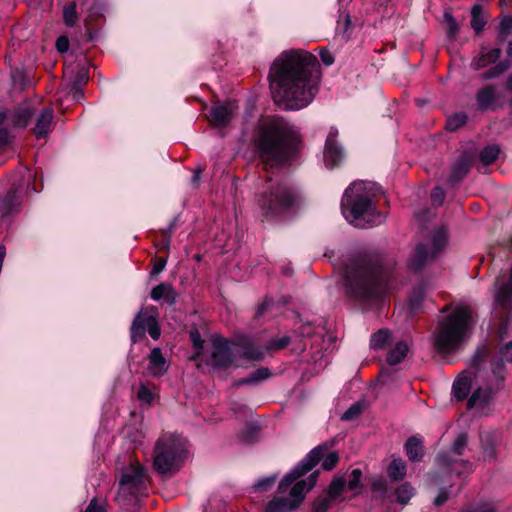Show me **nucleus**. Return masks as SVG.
Wrapping results in <instances>:
<instances>
[{"mask_svg":"<svg viewBox=\"0 0 512 512\" xmlns=\"http://www.w3.org/2000/svg\"><path fill=\"white\" fill-rule=\"evenodd\" d=\"M390 278L391 273L383 267L379 256L362 255L349 260L343 281L350 298L369 302L391 288Z\"/></svg>","mask_w":512,"mask_h":512,"instance_id":"nucleus-1","label":"nucleus"},{"mask_svg":"<svg viewBox=\"0 0 512 512\" xmlns=\"http://www.w3.org/2000/svg\"><path fill=\"white\" fill-rule=\"evenodd\" d=\"M320 70L317 58L304 50H290V111L312 103L319 90Z\"/></svg>","mask_w":512,"mask_h":512,"instance_id":"nucleus-2","label":"nucleus"},{"mask_svg":"<svg viewBox=\"0 0 512 512\" xmlns=\"http://www.w3.org/2000/svg\"><path fill=\"white\" fill-rule=\"evenodd\" d=\"M472 309L459 305L440 317L431 335L433 348L441 355L458 352L473 329Z\"/></svg>","mask_w":512,"mask_h":512,"instance_id":"nucleus-3","label":"nucleus"},{"mask_svg":"<svg viewBox=\"0 0 512 512\" xmlns=\"http://www.w3.org/2000/svg\"><path fill=\"white\" fill-rule=\"evenodd\" d=\"M293 332L290 335V354H295V361L307 364V373H317L325 365V352L321 333L315 332L310 322H304L298 313L290 315Z\"/></svg>","mask_w":512,"mask_h":512,"instance_id":"nucleus-4","label":"nucleus"},{"mask_svg":"<svg viewBox=\"0 0 512 512\" xmlns=\"http://www.w3.org/2000/svg\"><path fill=\"white\" fill-rule=\"evenodd\" d=\"M370 184L357 181L352 183L344 192L341 201L343 216L353 225L366 227L381 224L385 217L376 212L368 189Z\"/></svg>","mask_w":512,"mask_h":512,"instance_id":"nucleus-5","label":"nucleus"},{"mask_svg":"<svg viewBox=\"0 0 512 512\" xmlns=\"http://www.w3.org/2000/svg\"><path fill=\"white\" fill-rule=\"evenodd\" d=\"M256 146L265 170L284 165L288 160V132L285 123L278 119L264 122Z\"/></svg>","mask_w":512,"mask_h":512,"instance_id":"nucleus-6","label":"nucleus"},{"mask_svg":"<svg viewBox=\"0 0 512 512\" xmlns=\"http://www.w3.org/2000/svg\"><path fill=\"white\" fill-rule=\"evenodd\" d=\"M185 452V443L180 436L162 435L154 447V468L163 475L178 470L183 462Z\"/></svg>","mask_w":512,"mask_h":512,"instance_id":"nucleus-7","label":"nucleus"},{"mask_svg":"<svg viewBox=\"0 0 512 512\" xmlns=\"http://www.w3.org/2000/svg\"><path fill=\"white\" fill-rule=\"evenodd\" d=\"M258 205L265 217L272 218L284 214L288 209V186L285 179H269Z\"/></svg>","mask_w":512,"mask_h":512,"instance_id":"nucleus-8","label":"nucleus"},{"mask_svg":"<svg viewBox=\"0 0 512 512\" xmlns=\"http://www.w3.org/2000/svg\"><path fill=\"white\" fill-rule=\"evenodd\" d=\"M274 103L288 110V52L283 51L273 62L268 75Z\"/></svg>","mask_w":512,"mask_h":512,"instance_id":"nucleus-9","label":"nucleus"},{"mask_svg":"<svg viewBox=\"0 0 512 512\" xmlns=\"http://www.w3.org/2000/svg\"><path fill=\"white\" fill-rule=\"evenodd\" d=\"M328 446L326 444L319 445L312 449L306 457L290 471V479L292 476H304L322 460L321 466L325 471L333 470L338 461L339 455L337 452L332 451L327 453Z\"/></svg>","mask_w":512,"mask_h":512,"instance_id":"nucleus-10","label":"nucleus"},{"mask_svg":"<svg viewBox=\"0 0 512 512\" xmlns=\"http://www.w3.org/2000/svg\"><path fill=\"white\" fill-rule=\"evenodd\" d=\"M447 244V231L444 227L435 230L428 243H420L416 246L415 253L410 260V267L414 270L421 269L426 263L435 259Z\"/></svg>","mask_w":512,"mask_h":512,"instance_id":"nucleus-11","label":"nucleus"},{"mask_svg":"<svg viewBox=\"0 0 512 512\" xmlns=\"http://www.w3.org/2000/svg\"><path fill=\"white\" fill-rule=\"evenodd\" d=\"M148 332L152 339L158 340L161 330L157 321L156 310L153 307L140 309L132 321L130 336L132 343L140 342Z\"/></svg>","mask_w":512,"mask_h":512,"instance_id":"nucleus-12","label":"nucleus"},{"mask_svg":"<svg viewBox=\"0 0 512 512\" xmlns=\"http://www.w3.org/2000/svg\"><path fill=\"white\" fill-rule=\"evenodd\" d=\"M319 471L312 472L307 478L297 476L290 479V510L295 509L304 501L306 494L313 489L318 480Z\"/></svg>","mask_w":512,"mask_h":512,"instance_id":"nucleus-13","label":"nucleus"},{"mask_svg":"<svg viewBox=\"0 0 512 512\" xmlns=\"http://www.w3.org/2000/svg\"><path fill=\"white\" fill-rule=\"evenodd\" d=\"M339 131L335 127H331L326 137L323 159L327 168L333 169L339 166L344 159V151L338 143Z\"/></svg>","mask_w":512,"mask_h":512,"instance_id":"nucleus-14","label":"nucleus"},{"mask_svg":"<svg viewBox=\"0 0 512 512\" xmlns=\"http://www.w3.org/2000/svg\"><path fill=\"white\" fill-rule=\"evenodd\" d=\"M233 362V355L228 342L223 338H215L212 341V349L206 363L213 368H227Z\"/></svg>","mask_w":512,"mask_h":512,"instance_id":"nucleus-15","label":"nucleus"},{"mask_svg":"<svg viewBox=\"0 0 512 512\" xmlns=\"http://www.w3.org/2000/svg\"><path fill=\"white\" fill-rule=\"evenodd\" d=\"M119 481H125L128 486L134 487L140 491L147 489L145 471L143 466L138 462L132 463L122 474Z\"/></svg>","mask_w":512,"mask_h":512,"instance_id":"nucleus-16","label":"nucleus"},{"mask_svg":"<svg viewBox=\"0 0 512 512\" xmlns=\"http://www.w3.org/2000/svg\"><path fill=\"white\" fill-rule=\"evenodd\" d=\"M290 167L298 166L305 157V144L300 131L290 126Z\"/></svg>","mask_w":512,"mask_h":512,"instance_id":"nucleus-17","label":"nucleus"},{"mask_svg":"<svg viewBox=\"0 0 512 512\" xmlns=\"http://www.w3.org/2000/svg\"><path fill=\"white\" fill-rule=\"evenodd\" d=\"M54 117V111L50 107H46L41 110L36 119V124L33 129L36 138H44L51 130L52 120Z\"/></svg>","mask_w":512,"mask_h":512,"instance_id":"nucleus-18","label":"nucleus"},{"mask_svg":"<svg viewBox=\"0 0 512 512\" xmlns=\"http://www.w3.org/2000/svg\"><path fill=\"white\" fill-rule=\"evenodd\" d=\"M233 110L234 107L231 103L212 107L210 111V122L214 126H226L231 121Z\"/></svg>","mask_w":512,"mask_h":512,"instance_id":"nucleus-19","label":"nucleus"},{"mask_svg":"<svg viewBox=\"0 0 512 512\" xmlns=\"http://www.w3.org/2000/svg\"><path fill=\"white\" fill-rule=\"evenodd\" d=\"M148 370L151 375L158 377L165 374L168 370L166 359L164 358L160 348H153L148 357Z\"/></svg>","mask_w":512,"mask_h":512,"instance_id":"nucleus-20","label":"nucleus"},{"mask_svg":"<svg viewBox=\"0 0 512 512\" xmlns=\"http://www.w3.org/2000/svg\"><path fill=\"white\" fill-rule=\"evenodd\" d=\"M144 492L145 491H140L134 487L128 486L125 481H119V489L115 500L122 505L135 504L139 496L143 495Z\"/></svg>","mask_w":512,"mask_h":512,"instance_id":"nucleus-21","label":"nucleus"},{"mask_svg":"<svg viewBox=\"0 0 512 512\" xmlns=\"http://www.w3.org/2000/svg\"><path fill=\"white\" fill-rule=\"evenodd\" d=\"M150 296L155 301L164 299L166 303L172 305L176 302L177 293L171 284L160 283L151 290Z\"/></svg>","mask_w":512,"mask_h":512,"instance_id":"nucleus-22","label":"nucleus"},{"mask_svg":"<svg viewBox=\"0 0 512 512\" xmlns=\"http://www.w3.org/2000/svg\"><path fill=\"white\" fill-rule=\"evenodd\" d=\"M501 50L499 48L487 49L483 48L476 58L471 62V66L474 70H479L486 67L487 65L494 63L500 57Z\"/></svg>","mask_w":512,"mask_h":512,"instance_id":"nucleus-23","label":"nucleus"},{"mask_svg":"<svg viewBox=\"0 0 512 512\" xmlns=\"http://www.w3.org/2000/svg\"><path fill=\"white\" fill-rule=\"evenodd\" d=\"M496 100V88L494 86H486L480 89L476 94V101L481 110L493 108Z\"/></svg>","mask_w":512,"mask_h":512,"instance_id":"nucleus-24","label":"nucleus"},{"mask_svg":"<svg viewBox=\"0 0 512 512\" xmlns=\"http://www.w3.org/2000/svg\"><path fill=\"white\" fill-rule=\"evenodd\" d=\"M471 389V379L461 375L453 384L452 395L457 401L464 400Z\"/></svg>","mask_w":512,"mask_h":512,"instance_id":"nucleus-25","label":"nucleus"},{"mask_svg":"<svg viewBox=\"0 0 512 512\" xmlns=\"http://www.w3.org/2000/svg\"><path fill=\"white\" fill-rule=\"evenodd\" d=\"M492 394L493 391L491 388L478 387L476 390L473 391L472 395L468 399V408H474L486 404L490 397L492 396Z\"/></svg>","mask_w":512,"mask_h":512,"instance_id":"nucleus-26","label":"nucleus"},{"mask_svg":"<svg viewBox=\"0 0 512 512\" xmlns=\"http://www.w3.org/2000/svg\"><path fill=\"white\" fill-rule=\"evenodd\" d=\"M406 453L411 461H419L423 457V445L420 438L411 437L405 444Z\"/></svg>","mask_w":512,"mask_h":512,"instance_id":"nucleus-27","label":"nucleus"},{"mask_svg":"<svg viewBox=\"0 0 512 512\" xmlns=\"http://www.w3.org/2000/svg\"><path fill=\"white\" fill-rule=\"evenodd\" d=\"M409 350L408 344L406 342L400 341L395 347L388 353L387 362L389 365H396L400 363L407 355Z\"/></svg>","mask_w":512,"mask_h":512,"instance_id":"nucleus-28","label":"nucleus"},{"mask_svg":"<svg viewBox=\"0 0 512 512\" xmlns=\"http://www.w3.org/2000/svg\"><path fill=\"white\" fill-rule=\"evenodd\" d=\"M346 489V480L343 477H335L330 482L326 495L333 501L338 500Z\"/></svg>","mask_w":512,"mask_h":512,"instance_id":"nucleus-29","label":"nucleus"},{"mask_svg":"<svg viewBox=\"0 0 512 512\" xmlns=\"http://www.w3.org/2000/svg\"><path fill=\"white\" fill-rule=\"evenodd\" d=\"M485 25L486 18L484 16L482 6L476 4L471 9V27L477 34H479L483 31Z\"/></svg>","mask_w":512,"mask_h":512,"instance_id":"nucleus-30","label":"nucleus"},{"mask_svg":"<svg viewBox=\"0 0 512 512\" xmlns=\"http://www.w3.org/2000/svg\"><path fill=\"white\" fill-rule=\"evenodd\" d=\"M271 375L270 371L266 367H261L255 371H253L248 377L242 378L235 382L236 386L246 385V384H255L260 381H263L269 378Z\"/></svg>","mask_w":512,"mask_h":512,"instance_id":"nucleus-31","label":"nucleus"},{"mask_svg":"<svg viewBox=\"0 0 512 512\" xmlns=\"http://www.w3.org/2000/svg\"><path fill=\"white\" fill-rule=\"evenodd\" d=\"M241 356L251 361H261L264 358V351L252 342L242 344Z\"/></svg>","mask_w":512,"mask_h":512,"instance_id":"nucleus-32","label":"nucleus"},{"mask_svg":"<svg viewBox=\"0 0 512 512\" xmlns=\"http://www.w3.org/2000/svg\"><path fill=\"white\" fill-rule=\"evenodd\" d=\"M387 473L389 478L393 481L403 479L406 475L405 462L400 458L394 459L388 466Z\"/></svg>","mask_w":512,"mask_h":512,"instance_id":"nucleus-33","label":"nucleus"},{"mask_svg":"<svg viewBox=\"0 0 512 512\" xmlns=\"http://www.w3.org/2000/svg\"><path fill=\"white\" fill-rule=\"evenodd\" d=\"M362 471L358 468L353 469L349 475V479L346 482V488L352 492L354 496L359 495L362 492L363 485L361 483Z\"/></svg>","mask_w":512,"mask_h":512,"instance_id":"nucleus-34","label":"nucleus"},{"mask_svg":"<svg viewBox=\"0 0 512 512\" xmlns=\"http://www.w3.org/2000/svg\"><path fill=\"white\" fill-rule=\"evenodd\" d=\"M33 115L34 110L29 106L18 109L13 116L14 126L22 128L26 127L29 124Z\"/></svg>","mask_w":512,"mask_h":512,"instance_id":"nucleus-35","label":"nucleus"},{"mask_svg":"<svg viewBox=\"0 0 512 512\" xmlns=\"http://www.w3.org/2000/svg\"><path fill=\"white\" fill-rule=\"evenodd\" d=\"M395 494L397 501L405 505L414 496L415 489L409 483H404L396 489Z\"/></svg>","mask_w":512,"mask_h":512,"instance_id":"nucleus-36","label":"nucleus"},{"mask_svg":"<svg viewBox=\"0 0 512 512\" xmlns=\"http://www.w3.org/2000/svg\"><path fill=\"white\" fill-rule=\"evenodd\" d=\"M389 338V331L385 329H380L379 331L372 335L370 340V346L375 350L382 349L387 344Z\"/></svg>","mask_w":512,"mask_h":512,"instance_id":"nucleus-37","label":"nucleus"},{"mask_svg":"<svg viewBox=\"0 0 512 512\" xmlns=\"http://www.w3.org/2000/svg\"><path fill=\"white\" fill-rule=\"evenodd\" d=\"M81 6L85 7L89 12L86 18L87 24L93 22L96 19V16H98L100 14V11L102 10L101 3L96 0H84L81 3Z\"/></svg>","mask_w":512,"mask_h":512,"instance_id":"nucleus-38","label":"nucleus"},{"mask_svg":"<svg viewBox=\"0 0 512 512\" xmlns=\"http://www.w3.org/2000/svg\"><path fill=\"white\" fill-rule=\"evenodd\" d=\"M288 508V498L286 496L274 497L268 502L265 512H286Z\"/></svg>","mask_w":512,"mask_h":512,"instance_id":"nucleus-39","label":"nucleus"},{"mask_svg":"<svg viewBox=\"0 0 512 512\" xmlns=\"http://www.w3.org/2000/svg\"><path fill=\"white\" fill-rule=\"evenodd\" d=\"M76 8V2H71L63 8V21L69 27H73L77 22L78 16Z\"/></svg>","mask_w":512,"mask_h":512,"instance_id":"nucleus-40","label":"nucleus"},{"mask_svg":"<svg viewBox=\"0 0 512 512\" xmlns=\"http://www.w3.org/2000/svg\"><path fill=\"white\" fill-rule=\"evenodd\" d=\"M499 153L500 149L497 145L487 146L480 152V160L485 165H489L497 159Z\"/></svg>","mask_w":512,"mask_h":512,"instance_id":"nucleus-41","label":"nucleus"},{"mask_svg":"<svg viewBox=\"0 0 512 512\" xmlns=\"http://www.w3.org/2000/svg\"><path fill=\"white\" fill-rule=\"evenodd\" d=\"M332 502L333 500L326 494L318 496L312 502V512H327L330 509Z\"/></svg>","mask_w":512,"mask_h":512,"instance_id":"nucleus-42","label":"nucleus"},{"mask_svg":"<svg viewBox=\"0 0 512 512\" xmlns=\"http://www.w3.org/2000/svg\"><path fill=\"white\" fill-rule=\"evenodd\" d=\"M290 214L293 210L299 211L304 203V198L298 188L290 187Z\"/></svg>","mask_w":512,"mask_h":512,"instance_id":"nucleus-43","label":"nucleus"},{"mask_svg":"<svg viewBox=\"0 0 512 512\" xmlns=\"http://www.w3.org/2000/svg\"><path fill=\"white\" fill-rule=\"evenodd\" d=\"M16 202L15 192H8L6 196L0 200V211L3 214H9L14 210Z\"/></svg>","mask_w":512,"mask_h":512,"instance_id":"nucleus-44","label":"nucleus"},{"mask_svg":"<svg viewBox=\"0 0 512 512\" xmlns=\"http://www.w3.org/2000/svg\"><path fill=\"white\" fill-rule=\"evenodd\" d=\"M467 121V115L465 113H457L447 119L446 128L449 131H455L463 126Z\"/></svg>","mask_w":512,"mask_h":512,"instance_id":"nucleus-45","label":"nucleus"},{"mask_svg":"<svg viewBox=\"0 0 512 512\" xmlns=\"http://www.w3.org/2000/svg\"><path fill=\"white\" fill-rule=\"evenodd\" d=\"M189 334L193 346L196 350L195 355L192 357V359L196 360L202 354L204 348V341L201 339V335L196 328L192 329Z\"/></svg>","mask_w":512,"mask_h":512,"instance_id":"nucleus-46","label":"nucleus"},{"mask_svg":"<svg viewBox=\"0 0 512 512\" xmlns=\"http://www.w3.org/2000/svg\"><path fill=\"white\" fill-rule=\"evenodd\" d=\"M468 443V436L466 433L459 434L456 439L454 440L451 451L455 455H461L463 451L465 450Z\"/></svg>","mask_w":512,"mask_h":512,"instance_id":"nucleus-47","label":"nucleus"},{"mask_svg":"<svg viewBox=\"0 0 512 512\" xmlns=\"http://www.w3.org/2000/svg\"><path fill=\"white\" fill-rule=\"evenodd\" d=\"M276 480H277V476L276 475L262 478V479L258 480L253 485V488L256 491L266 492V491L270 490L275 485Z\"/></svg>","mask_w":512,"mask_h":512,"instance_id":"nucleus-48","label":"nucleus"},{"mask_svg":"<svg viewBox=\"0 0 512 512\" xmlns=\"http://www.w3.org/2000/svg\"><path fill=\"white\" fill-rule=\"evenodd\" d=\"M508 69V63L506 62H500L496 64L494 67L489 69L488 71L483 73V79L489 80L496 78L503 74Z\"/></svg>","mask_w":512,"mask_h":512,"instance_id":"nucleus-49","label":"nucleus"},{"mask_svg":"<svg viewBox=\"0 0 512 512\" xmlns=\"http://www.w3.org/2000/svg\"><path fill=\"white\" fill-rule=\"evenodd\" d=\"M361 413H362V406L358 403H355L343 413V415L341 416V419L345 420V421H351V420L358 418Z\"/></svg>","mask_w":512,"mask_h":512,"instance_id":"nucleus-50","label":"nucleus"},{"mask_svg":"<svg viewBox=\"0 0 512 512\" xmlns=\"http://www.w3.org/2000/svg\"><path fill=\"white\" fill-rule=\"evenodd\" d=\"M138 399L146 404H151L154 399V393L150 388H148L146 385L142 384L139 387L138 393H137Z\"/></svg>","mask_w":512,"mask_h":512,"instance_id":"nucleus-51","label":"nucleus"},{"mask_svg":"<svg viewBox=\"0 0 512 512\" xmlns=\"http://www.w3.org/2000/svg\"><path fill=\"white\" fill-rule=\"evenodd\" d=\"M500 35L503 39H506L512 34V16H505L500 23Z\"/></svg>","mask_w":512,"mask_h":512,"instance_id":"nucleus-52","label":"nucleus"},{"mask_svg":"<svg viewBox=\"0 0 512 512\" xmlns=\"http://www.w3.org/2000/svg\"><path fill=\"white\" fill-rule=\"evenodd\" d=\"M445 199V192L444 190L437 186L435 187L431 192V201L436 206H441Z\"/></svg>","mask_w":512,"mask_h":512,"instance_id":"nucleus-53","label":"nucleus"},{"mask_svg":"<svg viewBox=\"0 0 512 512\" xmlns=\"http://www.w3.org/2000/svg\"><path fill=\"white\" fill-rule=\"evenodd\" d=\"M6 119H7V112L0 111V145L5 144L8 141V131L5 127H3V124Z\"/></svg>","mask_w":512,"mask_h":512,"instance_id":"nucleus-54","label":"nucleus"},{"mask_svg":"<svg viewBox=\"0 0 512 512\" xmlns=\"http://www.w3.org/2000/svg\"><path fill=\"white\" fill-rule=\"evenodd\" d=\"M502 361L512 362V342H508L500 351Z\"/></svg>","mask_w":512,"mask_h":512,"instance_id":"nucleus-55","label":"nucleus"},{"mask_svg":"<svg viewBox=\"0 0 512 512\" xmlns=\"http://www.w3.org/2000/svg\"><path fill=\"white\" fill-rule=\"evenodd\" d=\"M467 172L465 163H457L453 169L452 176L456 181H459Z\"/></svg>","mask_w":512,"mask_h":512,"instance_id":"nucleus-56","label":"nucleus"},{"mask_svg":"<svg viewBox=\"0 0 512 512\" xmlns=\"http://www.w3.org/2000/svg\"><path fill=\"white\" fill-rule=\"evenodd\" d=\"M464 512H497V509L492 504H482L472 507Z\"/></svg>","mask_w":512,"mask_h":512,"instance_id":"nucleus-57","label":"nucleus"},{"mask_svg":"<svg viewBox=\"0 0 512 512\" xmlns=\"http://www.w3.org/2000/svg\"><path fill=\"white\" fill-rule=\"evenodd\" d=\"M82 512H106V510L99 504L97 498H93Z\"/></svg>","mask_w":512,"mask_h":512,"instance_id":"nucleus-58","label":"nucleus"},{"mask_svg":"<svg viewBox=\"0 0 512 512\" xmlns=\"http://www.w3.org/2000/svg\"><path fill=\"white\" fill-rule=\"evenodd\" d=\"M56 48L60 53H64L69 49V40L66 36H60L56 41Z\"/></svg>","mask_w":512,"mask_h":512,"instance_id":"nucleus-59","label":"nucleus"},{"mask_svg":"<svg viewBox=\"0 0 512 512\" xmlns=\"http://www.w3.org/2000/svg\"><path fill=\"white\" fill-rule=\"evenodd\" d=\"M320 58H321V61L326 66H330L334 63V57L327 49L320 50Z\"/></svg>","mask_w":512,"mask_h":512,"instance_id":"nucleus-60","label":"nucleus"},{"mask_svg":"<svg viewBox=\"0 0 512 512\" xmlns=\"http://www.w3.org/2000/svg\"><path fill=\"white\" fill-rule=\"evenodd\" d=\"M166 263H167V261L165 258L157 259L152 268L151 275H157L160 272H162L166 266Z\"/></svg>","mask_w":512,"mask_h":512,"instance_id":"nucleus-61","label":"nucleus"},{"mask_svg":"<svg viewBox=\"0 0 512 512\" xmlns=\"http://www.w3.org/2000/svg\"><path fill=\"white\" fill-rule=\"evenodd\" d=\"M287 344H288V338L287 337H283L281 339L272 341L267 346V349L268 350H271V349H282V348H285Z\"/></svg>","mask_w":512,"mask_h":512,"instance_id":"nucleus-62","label":"nucleus"},{"mask_svg":"<svg viewBox=\"0 0 512 512\" xmlns=\"http://www.w3.org/2000/svg\"><path fill=\"white\" fill-rule=\"evenodd\" d=\"M459 467H464L467 472H470L472 470V465L469 462L454 461L453 471L460 475L462 471L459 469Z\"/></svg>","mask_w":512,"mask_h":512,"instance_id":"nucleus-63","label":"nucleus"},{"mask_svg":"<svg viewBox=\"0 0 512 512\" xmlns=\"http://www.w3.org/2000/svg\"><path fill=\"white\" fill-rule=\"evenodd\" d=\"M448 497H449L448 491L446 489H441L434 500V504L436 506H441L448 500Z\"/></svg>","mask_w":512,"mask_h":512,"instance_id":"nucleus-64","label":"nucleus"}]
</instances>
